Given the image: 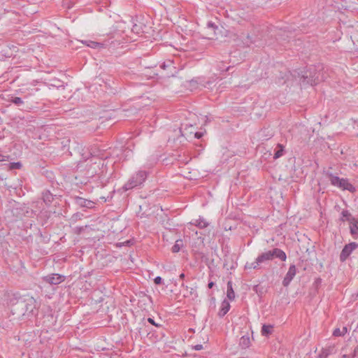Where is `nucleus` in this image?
I'll return each instance as SVG.
<instances>
[{"label": "nucleus", "instance_id": "nucleus-1", "mask_svg": "<svg viewBox=\"0 0 358 358\" xmlns=\"http://www.w3.org/2000/svg\"><path fill=\"white\" fill-rule=\"evenodd\" d=\"M148 173L145 171H138L133 174L129 180L124 185L122 189L124 191L131 189L141 186L146 180Z\"/></svg>", "mask_w": 358, "mask_h": 358}, {"label": "nucleus", "instance_id": "nucleus-2", "mask_svg": "<svg viewBox=\"0 0 358 358\" xmlns=\"http://www.w3.org/2000/svg\"><path fill=\"white\" fill-rule=\"evenodd\" d=\"M319 75L320 73L315 72V69L301 71L300 76L301 85L306 87V85L313 86L317 85L320 80Z\"/></svg>", "mask_w": 358, "mask_h": 358}, {"label": "nucleus", "instance_id": "nucleus-3", "mask_svg": "<svg viewBox=\"0 0 358 358\" xmlns=\"http://www.w3.org/2000/svg\"><path fill=\"white\" fill-rule=\"evenodd\" d=\"M10 213L13 214L15 220L22 219L24 217H32L35 215L34 211L24 203H16Z\"/></svg>", "mask_w": 358, "mask_h": 358}, {"label": "nucleus", "instance_id": "nucleus-4", "mask_svg": "<svg viewBox=\"0 0 358 358\" xmlns=\"http://www.w3.org/2000/svg\"><path fill=\"white\" fill-rule=\"evenodd\" d=\"M203 36L208 39H217V27L216 24H205L201 28Z\"/></svg>", "mask_w": 358, "mask_h": 358}, {"label": "nucleus", "instance_id": "nucleus-5", "mask_svg": "<svg viewBox=\"0 0 358 358\" xmlns=\"http://www.w3.org/2000/svg\"><path fill=\"white\" fill-rule=\"evenodd\" d=\"M80 155L82 159L79 162L78 164H80L83 162H87V160H90V166H92V165L97 164V167L99 168L100 164H101V159L94 157V156H92L90 152L87 150L85 151V148H82V152L80 153Z\"/></svg>", "mask_w": 358, "mask_h": 358}, {"label": "nucleus", "instance_id": "nucleus-6", "mask_svg": "<svg viewBox=\"0 0 358 358\" xmlns=\"http://www.w3.org/2000/svg\"><path fill=\"white\" fill-rule=\"evenodd\" d=\"M358 248V243L355 242H351L348 244H346L343 248L341 254H340V261L341 262H345L346 259L350 256L352 252Z\"/></svg>", "mask_w": 358, "mask_h": 358}, {"label": "nucleus", "instance_id": "nucleus-7", "mask_svg": "<svg viewBox=\"0 0 358 358\" xmlns=\"http://www.w3.org/2000/svg\"><path fill=\"white\" fill-rule=\"evenodd\" d=\"M36 309V301L34 297L27 296L24 298V311L25 315L29 316L35 315V310Z\"/></svg>", "mask_w": 358, "mask_h": 358}, {"label": "nucleus", "instance_id": "nucleus-8", "mask_svg": "<svg viewBox=\"0 0 358 358\" xmlns=\"http://www.w3.org/2000/svg\"><path fill=\"white\" fill-rule=\"evenodd\" d=\"M66 277L58 273H52L42 278L43 281L50 285H57L64 282Z\"/></svg>", "mask_w": 358, "mask_h": 358}, {"label": "nucleus", "instance_id": "nucleus-9", "mask_svg": "<svg viewBox=\"0 0 358 358\" xmlns=\"http://www.w3.org/2000/svg\"><path fill=\"white\" fill-rule=\"evenodd\" d=\"M11 312L13 315H25L24 311V298H20L16 303L11 306Z\"/></svg>", "mask_w": 358, "mask_h": 358}, {"label": "nucleus", "instance_id": "nucleus-10", "mask_svg": "<svg viewBox=\"0 0 358 358\" xmlns=\"http://www.w3.org/2000/svg\"><path fill=\"white\" fill-rule=\"evenodd\" d=\"M217 27V38L219 37H228L231 38L235 36V34L228 29L227 27H224L223 24H216Z\"/></svg>", "mask_w": 358, "mask_h": 358}, {"label": "nucleus", "instance_id": "nucleus-11", "mask_svg": "<svg viewBox=\"0 0 358 358\" xmlns=\"http://www.w3.org/2000/svg\"><path fill=\"white\" fill-rule=\"evenodd\" d=\"M296 273V268L295 265H294V264L290 265L289 270L282 280V285L284 287H287L290 284L291 281L295 276Z\"/></svg>", "mask_w": 358, "mask_h": 358}, {"label": "nucleus", "instance_id": "nucleus-12", "mask_svg": "<svg viewBox=\"0 0 358 358\" xmlns=\"http://www.w3.org/2000/svg\"><path fill=\"white\" fill-rule=\"evenodd\" d=\"M75 203L82 208H92L94 206V203L90 200L83 199L80 196L74 198Z\"/></svg>", "mask_w": 358, "mask_h": 358}, {"label": "nucleus", "instance_id": "nucleus-13", "mask_svg": "<svg viewBox=\"0 0 358 358\" xmlns=\"http://www.w3.org/2000/svg\"><path fill=\"white\" fill-rule=\"evenodd\" d=\"M338 187L343 190H348L352 193L356 192V188L346 178H341V185H339Z\"/></svg>", "mask_w": 358, "mask_h": 358}, {"label": "nucleus", "instance_id": "nucleus-14", "mask_svg": "<svg viewBox=\"0 0 358 358\" xmlns=\"http://www.w3.org/2000/svg\"><path fill=\"white\" fill-rule=\"evenodd\" d=\"M273 259V254L271 250H268L267 252H263L261 255H259L257 258V261L258 262L263 263L266 261L272 260Z\"/></svg>", "mask_w": 358, "mask_h": 358}, {"label": "nucleus", "instance_id": "nucleus-15", "mask_svg": "<svg viewBox=\"0 0 358 358\" xmlns=\"http://www.w3.org/2000/svg\"><path fill=\"white\" fill-rule=\"evenodd\" d=\"M42 199L46 205L50 206L54 200V195L49 190H45L42 193Z\"/></svg>", "mask_w": 358, "mask_h": 358}, {"label": "nucleus", "instance_id": "nucleus-16", "mask_svg": "<svg viewBox=\"0 0 358 358\" xmlns=\"http://www.w3.org/2000/svg\"><path fill=\"white\" fill-rule=\"evenodd\" d=\"M273 257L280 259L281 261L285 262L287 259V255L284 251L279 248H274L272 250Z\"/></svg>", "mask_w": 358, "mask_h": 358}, {"label": "nucleus", "instance_id": "nucleus-17", "mask_svg": "<svg viewBox=\"0 0 358 358\" xmlns=\"http://www.w3.org/2000/svg\"><path fill=\"white\" fill-rule=\"evenodd\" d=\"M230 304L227 300H224L222 303L221 308L218 313V315L220 317H224L229 310Z\"/></svg>", "mask_w": 358, "mask_h": 358}, {"label": "nucleus", "instance_id": "nucleus-18", "mask_svg": "<svg viewBox=\"0 0 358 358\" xmlns=\"http://www.w3.org/2000/svg\"><path fill=\"white\" fill-rule=\"evenodd\" d=\"M285 152V147L282 144H277L276 147L274 149L273 159H276L280 158L284 155Z\"/></svg>", "mask_w": 358, "mask_h": 358}, {"label": "nucleus", "instance_id": "nucleus-19", "mask_svg": "<svg viewBox=\"0 0 358 358\" xmlns=\"http://www.w3.org/2000/svg\"><path fill=\"white\" fill-rule=\"evenodd\" d=\"M350 234L354 238L358 236V219H355L350 223Z\"/></svg>", "mask_w": 358, "mask_h": 358}, {"label": "nucleus", "instance_id": "nucleus-20", "mask_svg": "<svg viewBox=\"0 0 358 358\" xmlns=\"http://www.w3.org/2000/svg\"><path fill=\"white\" fill-rule=\"evenodd\" d=\"M355 219L348 210H343L341 212V217L340 219L341 222L348 221L350 223Z\"/></svg>", "mask_w": 358, "mask_h": 358}, {"label": "nucleus", "instance_id": "nucleus-21", "mask_svg": "<svg viewBox=\"0 0 358 358\" xmlns=\"http://www.w3.org/2000/svg\"><path fill=\"white\" fill-rule=\"evenodd\" d=\"M327 176H328L329 180L331 182V184L334 186H336L338 187L339 185H341V180L338 176H334L332 173H327Z\"/></svg>", "mask_w": 358, "mask_h": 358}, {"label": "nucleus", "instance_id": "nucleus-22", "mask_svg": "<svg viewBox=\"0 0 358 358\" xmlns=\"http://www.w3.org/2000/svg\"><path fill=\"white\" fill-rule=\"evenodd\" d=\"M334 350V346H330L327 348L322 349V352L319 355V358H327L329 355L333 353Z\"/></svg>", "mask_w": 358, "mask_h": 358}, {"label": "nucleus", "instance_id": "nucleus-23", "mask_svg": "<svg viewBox=\"0 0 358 358\" xmlns=\"http://www.w3.org/2000/svg\"><path fill=\"white\" fill-rule=\"evenodd\" d=\"M273 326L271 324H264L262 327V334L264 336H268L272 334Z\"/></svg>", "mask_w": 358, "mask_h": 358}, {"label": "nucleus", "instance_id": "nucleus-24", "mask_svg": "<svg viewBox=\"0 0 358 358\" xmlns=\"http://www.w3.org/2000/svg\"><path fill=\"white\" fill-rule=\"evenodd\" d=\"M227 297L229 300H234L235 298V293L232 287V282L229 281L227 282Z\"/></svg>", "mask_w": 358, "mask_h": 358}, {"label": "nucleus", "instance_id": "nucleus-25", "mask_svg": "<svg viewBox=\"0 0 358 358\" xmlns=\"http://www.w3.org/2000/svg\"><path fill=\"white\" fill-rule=\"evenodd\" d=\"M250 343V338L247 336H243L240 338L239 345L243 349L249 347Z\"/></svg>", "mask_w": 358, "mask_h": 358}, {"label": "nucleus", "instance_id": "nucleus-26", "mask_svg": "<svg viewBox=\"0 0 358 358\" xmlns=\"http://www.w3.org/2000/svg\"><path fill=\"white\" fill-rule=\"evenodd\" d=\"M183 247V241L182 239H178L176 241L175 244L171 248V251L173 253L178 252L180 248Z\"/></svg>", "mask_w": 358, "mask_h": 358}, {"label": "nucleus", "instance_id": "nucleus-27", "mask_svg": "<svg viewBox=\"0 0 358 358\" xmlns=\"http://www.w3.org/2000/svg\"><path fill=\"white\" fill-rule=\"evenodd\" d=\"M83 43L86 44L87 46L92 48H98L102 47V44L95 41H83Z\"/></svg>", "mask_w": 358, "mask_h": 358}, {"label": "nucleus", "instance_id": "nucleus-28", "mask_svg": "<svg viewBox=\"0 0 358 358\" xmlns=\"http://www.w3.org/2000/svg\"><path fill=\"white\" fill-rule=\"evenodd\" d=\"M260 263L258 262V261H255L254 262H252V263H247L245 266V268L246 269H251V268H254V269H256V268H259V266Z\"/></svg>", "mask_w": 358, "mask_h": 358}, {"label": "nucleus", "instance_id": "nucleus-29", "mask_svg": "<svg viewBox=\"0 0 358 358\" xmlns=\"http://www.w3.org/2000/svg\"><path fill=\"white\" fill-rule=\"evenodd\" d=\"M10 101L18 106H20L24 103V101H22V99L20 97H17V96L11 97Z\"/></svg>", "mask_w": 358, "mask_h": 358}, {"label": "nucleus", "instance_id": "nucleus-30", "mask_svg": "<svg viewBox=\"0 0 358 358\" xmlns=\"http://www.w3.org/2000/svg\"><path fill=\"white\" fill-rule=\"evenodd\" d=\"M196 222V226H197L200 229H203L208 226V223L204 220L199 219Z\"/></svg>", "mask_w": 358, "mask_h": 358}, {"label": "nucleus", "instance_id": "nucleus-31", "mask_svg": "<svg viewBox=\"0 0 358 358\" xmlns=\"http://www.w3.org/2000/svg\"><path fill=\"white\" fill-rule=\"evenodd\" d=\"M149 213H147L145 211H143L142 210V206H139V210L137 213V216L142 217H147L149 216Z\"/></svg>", "mask_w": 358, "mask_h": 358}, {"label": "nucleus", "instance_id": "nucleus-32", "mask_svg": "<svg viewBox=\"0 0 358 358\" xmlns=\"http://www.w3.org/2000/svg\"><path fill=\"white\" fill-rule=\"evenodd\" d=\"M22 166V164L20 162H13L10 164V169H19Z\"/></svg>", "mask_w": 358, "mask_h": 358}, {"label": "nucleus", "instance_id": "nucleus-33", "mask_svg": "<svg viewBox=\"0 0 358 358\" xmlns=\"http://www.w3.org/2000/svg\"><path fill=\"white\" fill-rule=\"evenodd\" d=\"M182 286L183 287H185V288H186L187 291L189 292V294L190 295H193V294L196 295V289H195L194 288L191 287V288H190V289L189 290V289H188V287H187V286H186V285H185V284H184V283H182Z\"/></svg>", "mask_w": 358, "mask_h": 358}, {"label": "nucleus", "instance_id": "nucleus-34", "mask_svg": "<svg viewBox=\"0 0 358 358\" xmlns=\"http://www.w3.org/2000/svg\"><path fill=\"white\" fill-rule=\"evenodd\" d=\"M333 336H342V334H341V331L340 330L339 328H336L333 331Z\"/></svg>", "mask_w": 358, "mask_h": 358}, {"label": "nucleus", "instance_id": "nucleus-35", "mask_svg": "<svg viewBox=\"0 0 358 358\" xmlns=\"http://www.w3.org/2000/svg\"><path fill=\"white\" fill-rule=\"evenodd\" d=\"M154 282L156 284V285H160L162 283V278L160 277V276H157L155 279H154Z\"/></svg>", "mask_w": 358, "mask_h": 358}, {"label": "nucleus", "instance_id": "nucleus-36", "mask_svg": "<svg viewBox=\"0 0 358 358\" xmlns=\"http://www.w3.org/2000/svg\"><path fill=\"white\" fill-rule=\"evenodd\" d=\"M148 322L149 323H150V324H153V325H155V326L157 327H160V325H159L158 324L155 323V320H154L152 318H151V317H148Z\"/></svg>", "mask_w": 358, "mask_h": 358}, {"label": "nucleus", "instance_id": "nucleus-37", "mask_svg": "<svg viewBox=\"0 0 358 358\" xmlns=\"http://www.w3.org/2000/svg\"><path fill=\"white\" fill-rule=\"evenodd\" d=\"M203 134L202 132H199V131L196 132L194 134L195 138H196L198 139L201 138L203 136Z\"/></svg>", "mask_w": 358, "mask_h": 358}, {"label": "nucleus", "instance_id": "nucleus-38", "mask_svg": "<svg viewBox=\"0 0 358 358\" xmlns=\"http://www.w3.org/2000/svg\"><path fill=\"white\" fill-rule=\"evenodd\" d=\"M194 349L196 350H201V349H203V345L201 344L196 345L195 346H194Z\"/></svg>", "mask_w": 358, "mask_h": 358}, {"label": "nucleus", "instance_id": "nucleus-39", "mask_svg": "<svg viewBox=\"0 0 358 358\" xmlns=\"http://www.w3.org/2000/svg\"><path fill=\"white\" fill-rule=\"evenodd\" d=\"M355 354L354 352L352 354H350V355H343V358H353L355 357Z\"/></svg>", "mask_w": 358, "mask_h": 358}, {"label": "nucleus", "instance_id": "nucleus-40", "mask_svg": "<svg viewBox=\"0 0 358 358\" xmlns=\"http://www.w3.org/2000/svg\"><path fill=\"white\" fill-rule=\"evenodd\" d=\"M348 331V328L346 327H344L343 328V330L341 331L342 336H344Z\"/></svg>", "mask_w": 358, "mask_h": 358}, {"label": "nucleus", "instance_id": "nucleus-41", "mask_svg": "<svg viewBox=\"0 0 358 358\" xmlns=\"http://www.w3.org/2000/svg\"><path fill=\"white\" fill-rule=\"evenodd\" d=\"M212 84V82L208 81L206 83V84H201L204 87H208V86H210Z\"/></svg>", "mask_w": 358, "mask_h": 358}, {"label": "nucleus", "instance_id": "nucleus-42", "mask_svg": "<svg viewBox=\"0 0 358 358\" xmlns=\"http://www.w3.org/2000/svg\"><path fill=\"white\" fill-rule=\"evenodd\" d=\"M214 285H215L214 282L210 281V282H208V287L209 289H211Z\"/></svg>", "mask_w": 358, "mask_h": 358}, {"label": "nucleus", "instance_id": "nucleus-43", "mask_svg": "<svg viewBox=\"0 0 358 358\" xmlns=\"http://www.w3.org/2000/svg\"><path fill=\"white\" fill-rule=\"evenodd\" d=\"M138 24H134V25L131 27V30L134 31V29H138Z\"/></svg>", "mask_w": 358, "mask_h": 358}, {"label": "nucleus", "instance_id": "nucleus-44", "mask_svg": "<svg viewBox=\"0 0 358 358\" xmlns=\"http://www.w3.org/2000/svg\"><path fill=\"white\" fill-rule=\"evenodd\" d=\"M185 273H182L180 275V276H179L180 279H181V280H183V279L185 278Z\"/></svg>", "mask_w": 358, "mask_h": 358}, {"label": "nucleus", "instance_id": "nucleus-45", "mask_svg": "<svg viewBox=\"0 0 358 358\" xmlns=\"http://www.w3.org/2000/svg\"><path fill=\"white\" fill-rule=\"evenodd\" d=\"M259 286L258 285H256L254 287L253 289L257 292L258 293L259 292Z\"/></svg>", "mask_w": 358, "mask_h": 358}, {"label": "nucleus", "instance_id": "nucleus-46", "mask_svg": "<svg viewBox=\"0 0 358 358\" xmlns=\"http://www.w3.org/2000/svg\"><path fill=\"white\" fill-rule=\"evenodd\" d=\"M353 352L355 355H356V353H358V345L355 348Z\"/></svg>", "mask_w": 358, "mask_h": 358}, {"label": "nucleus", "instance_id": "nucleus-47", "mask_svg": "<svg viewBox=\"0 0 358 358\" xmlns=\"http://www.w3.org/2000/svg\"><path fill=\"white\" fill-rule=\"evenodd\" d=\"M4 160H5V159H4V156H3V155H0V162H3V161H4Z\"/></svg>", "mask_w": 358, "mask_h": 358}, {"label": "nucleus", "instance_id": "nucleus-48", "mask_svg": "<svg viewBox=\"0 0 358 358\" xmlns=\"http://www.w3.org/2000/svg\"><path fill=\"white\" fill-rule=\"evenodd\" d=\"M100 199H102L103 202H106V199L105 197L101 196Z\"/></svg>", "mask_w": 358, "mask_h": 358}, {"label": "nucleus", "instance_id": "nucleus-49", "mask_svg": "<svg viewBox=\"0 0 358 358\" xmlns=\"http://www.w3.org/2000/svg\"><path fill=\"white\" fill-rule=\"evenodd\" d=\"M162 68L164 69L166 67V65L164 63L162 66H161Z\"/></svg>", "mask_w": 358, "mask_h": 358}]
</instances>
